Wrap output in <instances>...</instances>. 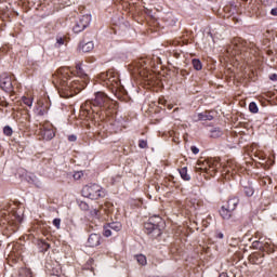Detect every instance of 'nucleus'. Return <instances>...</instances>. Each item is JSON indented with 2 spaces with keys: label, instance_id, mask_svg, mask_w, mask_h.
I'll return each mask as SVG.
<instances>
[{
  "label": "nucleus",
  "instance_id": "9",
  "mask_svg": "<svg viewBox=\"0 0 277 277\" xmlns=\"http://www.w3.org/2000/svg\"><path fill=\"white\" fill-rule=\"evenodd\" d=\"M40 134L42 135L43 140H47L48 142L55 137V131L51 126L50 128L42 126L40 129Z\"/></svg>",
  "mask_w": 277,
  "mask_h": 277
},
{
  "label": "nucleus",
  "instance_id": "44",
  "mask_svg": "<svg viewBox=\"0 0 277 277\" xmlns=\"http://www.w3.org/2000/svg\"><path fill=\"white\" fill-rule=\"evenodd\" d=\"M219 277H228V275L226 273H222V274H220Z\"/></svg>",
  "mask_w": 277,
  "mask_h": 277
},
{
  "label": "nucleus",
  "instance_id": "12",
  "mask_svg": "<svg viewBox=\"0 0 277 277\" xmlns=\"http://www.w3.org/2000/svg\"><path fill=\"white\" fill-rule=\"evenodd\" d=\"M157 215L149 217V221L147 223L144 224V228L147 233V235H150L154 230L155 227L157 226V223H154L155 220H157Z\"/></svg>",
  "mask_w": 277,
  "mask_h": 277
},
{
  "label": "nucleus",
  "instance_id": "6",
  "mask_svg": "<svg viewBox=\"0 0 277 277\" xmlns=\"http://www.w3.org/2000/svg\"><path fill=\"white\" fill-rule=\"evenodd\" d=\"M92 18L90 15H82L79 19L76 21V24L72 27L75 34H81L87 27L90 26Z\"/></svg>",
  "mask_w": 277,
  "mask_h": 277
},
{
  "label": "nucleus",
  "instance_id": "21",
  "mask_svg": "<svg viewBox=\"0 0 277 277\" xmlns=\"http://www.w3.org/2000/svg\"><path fill=\"white\" fill-rule=\"evenodd\" d=\"M192 64H193V68H195V70H202V62H200V60L194 58L192 61Z\"/></svg>",
  "mask_w": 277,
  "mask_h": 277
},
{
  "label": "nucleus",
  "instance_id": "24",
  "mask_svg": "<svg viewBox=\"0 0 277 277\" xmlns=\"http://www.w3.org/2000/svg\"><path fill=\"white\" fill-rule=\"evenodd\" d=\"M249 111H251V114H259V106H256V103L251 102L249 104Z\"/></svg>",
  "mask_w": 277,
  "mask_h": 277
},
{
  "label": "nucleus",
  "instance_id": "4",
  "mask_svg": "<svg viewBox=\"0 0 277 277\" xmlns=\"http://www.w3.org/2000/svg\"><path fill=\"white\" fill-rule=\"evenodd\" d=\"M82 196L90 200H98V198H105V190L98 184H90L82 188Z\"/></svg>",
  "mask_w": 277,
  "mask_h": 277
},
{
  "label": "nucleus",
  "instance_id": "30",
  "mask_svg": "<svg viewBox=\"0 0 277 277\" xmlns=\"http://www.w3.org/2000/svg\"><path fill=\"white\" fill-rule=\"evenodd\" d=\"M61 224H62V219H54L53 220V226H55V228L60 229Z\"/></svg>",
  "mask_w": 277,
  "mask_h": 277
},
{
  "label": "nucleus",
  "instance_id": "15",
  "mask_svg": "<svg viewBox=\"0 0 277 277\" xmlns=\"http://www.w3.org/2000/svg\"><path fill=\"white\" fill-rule=\"evenodd\" d=\"M220 215L223 220H230V217H233V212L226 206H223L220 210Z\"/></svg>",
  "mask_w": 277,
  "mask_h": 277
},
{
  "label": "nucleus",
  "instance_id": "42",
  "mask_svg": "<svg viewBox=\"0 0 277 277\" xmlns=\"http://www.w3.org/2000/svg\"><path fill=\"white\" fill-rule=\"evenodd\" d=\"M173 57H175V60H179V57H181V53H179V52H173Z\"/></svg>",
  "mask_w": 277,
  "mask_h": 277
},
{
  "label": "nucleus",
  "instance_id": "16",
  "mask_svg": "<svg viewBox=\"0 0 277 277\" xmlns=\"http://www.w3.org/2000/svg\"><path fill=\"white\" fill-rule=\"evenodd\" d=\"M79 48L83 53H90V51L94 50V43L92 41H89L87 43H80Z\"/></svg>",
  "mask_w": 277,
  "mask_h": 277
},
{
  "label": "nucleus",
  "instance_id": "29",
  "mask_svg": "<svg viewBox=\"0 0 277 277\" xmlns=\"http://www.w3.org/2000/svg\"><path fill=\"white\" fill-rule=\"evenodd\" d=\"M220 135H222V132L219 129L211 131V137H220Z\"/></svg>",
  "mask_w": 277,
  "mask_h": 277
},
{
  "label": "nucleus",
  "instance_id": "39",
  "mask_svg": "<svg viewBox=\"0 0 277 277\" xmlns=\"http://www.w3.org/2000/svg\"><path fill=\"white\" fill-rule=\"evenodd\" d=\"M0 105L2 107H8V105H10V103H8V101L3 100V101L0 102Z\"/></svg>",
  "mask_w": 277,
  "mask_h": 277
},
{
  "label": "nucleus",
  "instance_id": "41",
  "mask_svg": "<svg viewBox=\"0 0 277 277\" xmlns=\"http://www.w3.org/2000/svg\"><path fill=\"white\" fill-rule=\"evenodd\" d=\"M271 14L272 16H277V8L272 9Z\"/></svg>",
  "mask_w": 277,
  "mask_h": 277
},
{
  "label": "nucleus",
  "instance_id": "11",
  "mask_svg": "<svg viewBox=\"0 0 277 277\" xmlns=\"http://www.w3.org/2000/svg\"><path fill=\"white\" fill-rule=\"evenodd\" d=\"M157 224L154 227V230L150 233L151 237L154 239H157V237H161V227L163 226V220L160 216H156Z\"/></svg>",
  "mask_w": 277,
  "mask_h": 277
},
{
  "label": "nucleus",
  "instance_id": "28",
  "mask_svg": "<svg viewBox=\"0 0 277 277\" xmlns=\"http://www.w3.org/2000/svg\"><path fill=\"white\" fill-rule=\"evenodd\" d=\"M3 133H4V135H8V137H10L12 135L13 131L10 128V126H6L3 128Z\"/></svg>",
  "mask_w": 277,
  "mask_h": 277
},
{
  "label": "nucleus",
  "instance_id": "34",
  "mask_svg": "<svg viewBox=\"0 0 277 277\" xmlns=\"http://www.w3.org/2000/svg\"><path fill=\"white\" fill-rule=\"evenodd\" d=\"M190 150H192L193 155H198V153H200V149H198V147H196V146H192Z\"/></svg>",
  "mask_w": 277,
  "mask_h": 277
},
{
  "label": "nucleus",
  "instance_id": "1",
  "mask_svg": "<svg viewBox=\"0 0 277 277\" xmlns=\"http://www.w3.org/2000/svg\"><path fill=\"white\" fill-rule=\"evenodd\" d=\"M70 71L69 67H61L53 75V83L58 91L60 96L62 98H70L72 94H77V92H81V90L85 89L88 85V80H83L79 77H75L70 83Z\"/></svg>",
  "mask_w": 277,
  "mask_h": 277
},
{
  "label": "nucleus",
  "instance_id": "43",
  "mask_svg": "<svg viewBox=\"0 0 277 277\" xmlns=\"http://www.w3.org/2000/svg\"><path fill=\"white\" fill-rule=\"evenodd\" d=\"M186 75H189V72H187V70H185V69H182L181 70V76L185 77Z\"/></svg>",
  "mask_w": 277,
  "mask_h": 277
},
{
  "label": "nucleus",
  "instance_id": "45",
  "mask_svg": "<svg viewBox=\"0 0 277 277\" xmlns=\"http://www.w3.org/2000/svg\"><path fill=\"white\" fill-rule=\"evenodd\" d=\"M153 223H154V224H157V220H154Z\"/></svg>",
  "mask_w": 277,
  "mask_h": 277
},
{
  "label": "nucleus",
  "instance_id": "20",
  "mask_svg": "<svg viewBox=\"0 0 277 277\" xmlns=\"http://www.w3.org/2000/svg\"><path fill=\"white\" fill-rule=\"evenodd\" d=\"M19 277H34L31 269L29 268H21L19 269Z\"/></svg>",
  "mask_w": 277,
  "mask_h": 277
},
{
  "label": "nucleus",
  "instance_id": "17",
  "mask_svg": "<svg viewBox=\"0 0 277 277\" xmlns=\"http://www.w3.org/2000/svg\"><path fill=\"white\" fill-rule=\"evenodd\" d=\"M76 70H77L78 79L88 81L89 78H88L85 71H83V68H81V63L76 64Z\"/></svg>",
  "mask_w": 277,
  "mask_h": 277
},
{
  "label": "nucleus",
  "instance_id": "13",
  "mask_svg": "<svg viewBox=\"0 0 277 277\" xmlns=\"http://www.w3.org/2000/svg\"><path fill=\"white\" fill-rule=\"evenodd\" d=\"M248 48V41H245L243 39H236L234 43V49L236 51H246Z\"/></svg>",
  "mask_w": 277,
  "mask_h": 277
},
{
  "label": "nucleus",
  "instance_id": "7",
  "mask_svg": "<svg viewBox=\"0 0 277 277\" xmlns=\"http://www.w3.org/2000/svg\"><path fill=\"white\" fill-rule=\"evenodd\" d=\"M122 230V223L111 222L104 225L103 235L104 237H111L115 233H120Z\"/></svg>",
  "mask_w": 277,
  "mask_h": 277
},
{
  "label": "nucleus",
  "instance_id": "32",
  "mask_svg": "<svg viewBox=\"0 0 277 277\" xmlns=\"http://www.w3.org/2000/svg\"><path fill=\"white\" fill-rule=\"evenodd\" d=\"M138 146L141 148H148V142L141 140V141H138Z\"/></svg>",
  "mask_w": 277,
  "mask_h": 277
},
{
  "label": "nucleus",
  "instance_id": "31",
  "mask_svg": "<svg viewBox=\"0 0 277 277\" xmlns=\"http://www.w3.org/2000/svg\"><path fill=\"white\" fill-rule=\"evenodd\" d=\"M83 176V172L77 171L74 173L75 181H79Z\"/></svg>",
  "mask_w": 277,
  "mask_h": 277
},
{
  "label": "nucleus",
  "instance_id": "46",
  "mask_svg": "<svg viewBox=\"0 0 277 277\" xmlns=\"http://www.w3.org/2000/svg\"><path fill=\"white\" fill-rule=\"evenodd\" d=\"M269 250V252H274V250H272V249H268Z\"/></svg>",
  "mask_w": 277,
  "mask_h": 277
},
{
  "label": "nucleus",
  "instance_id": "2",
  "mask_svg": "<svg viewBox=\"0 0 277 277\" xmlns=\"http://www.w3.org/2000/svg\"><path fill=\"white\" fill-rule=\"evenodd\" d=\"M110 105L111 98H109V96L103 92H97L95 93L94 98L82 104L81 109L87 111L88 116H90V114H98V111H105V109H109Z\"/></svg>",
  "mask_w": 277,
  "mask_h": 277
},
{
  "label": "nucleus",
  "instance_id": "37",
  "mask_svg": "<svg viewBox=\"0 0 277 277\" xmlns=\"http://www.w3.org/2000/svg\"><path fill=\"white\" fill-rule=\"evenodd\" d=\"M68 142H77V136L75 134L69 135Z\"/></svg>",
  "mask_w": 277,
  "mask_h": 277
},
{
  "label": "nucleus",
  "instance_id": "38",
  "mask_svg": "<svg viewBox=\"0 0 277 277\" xmlns=\"http://www.w3.org/2000/svg\"><path fill=\"white\" fill-rule=\"evenodd\" d=\"M56 42H57L58 47H62V44H64V38H62V37L57 38Z\"/></svg>",
  "mask_w": 277,
  "mask_h": 277
},
{
  "label": "nucleus",
  "instance_id": "35",
  "mask_svg": "<svg viewBox=\"0 0 277 277\" xmlns=\"http://www.w3.org/2000/svg\"><path fill=\"white\" fill-rule=\"evenodd\" d=\"M216 239H224V234L222 232H215Z\"/></svg>",
  "mask_w": 277,
  "mask_h": 277
},
{
  "label": "nucleus",
  "instance_id": "18",
  "mask_svg": "<svg viewBox=\"0 0 277 277\" xmlns=\"http://www.w3.org/2000/svg\"><path fill=\"white\" fill-rule=\"evenodd\" d=\"M252 246L254 250H261L262 252H264L265 248H269V243H263L259 240L253 241Z\"/></svg>",
  "mask_w": 277,
  "mask_h": 277
},
{
  "label": "nucleus",
  "instance_id": "40",
  "mask_svg": "<svg viewBox=\"0 0 277 277\" xmlns=\"http://www.w3.org/2000/svg\"><path fill=\"white\" fill-rule=\"evenodd\" d=\"M271 81H277V74H273L269 76Z\"/></svg>",
  "mask_w": 277,
  "mask_h": 277
},
{
  "label": "nucleus",
  "instance_id": "3",
  "mask_svg": "<svg viewBox=\"0 0 277 277\" xmlns=\"http://www.w3.org/2000/svg\"><path fill=\"white\" fill-rule=\"evenodd\" d=\"M107 79V85L109 90L113 92V94L119 100L124 101L122 96H124V87L120 83V78L118 76L114 75L111 71H107L106 74Z\"/></svg>",
  "mask_w": 277,
  "mask_h": 277
},
{
  "label": "nucleus",
  "instance_id": "36",
  "mask_svg": "<svg viewBox=\"0 0 277 277\" xmlns=\"http://www.w3.org/2000/svg\"><path fill=\"white\" fill-rule=\"evenodd\" d=\"M42 248H43L44 252H47V250H49V248H51V245H49V242H42Z\"/></svg>",
  "mask_w": 277,
  "mask_h": 277
},
{
  "label": "nucleus",
  "instance_id": "5",
  "mask_svg": "<svg viewBox=\"0 0 277 277\" xmlns=\"http://www.w3.org/2000/svg\"><path fill=\"white\" fill-rule=\"evenodd\" d=\"M0 88L3 92L12 94L14 92V84H12V76L8 74L0 75Z\"/></svg>",
  "mask_w": 277,
  "mask_h": 277
},
{
  "label": "nucleus",
  "instance_id": "14",
  "mask_svg": "<svg viewBox=\"0 0 277 277\" xmlns=\"http://www.w3.org/2000/svg\"><path fill=\"white\" fill-rule=\"evenodd\" d=\"M237 205H239V199L237 197H232L227 200L226 208L229 209V211H235L237 209Z\"/></svg>",
  "mask_w": 277,
  "mask_h": 277
},
{
  "label": "nucleus",
  "instance_id": "33",
  "mask_svg": "<svg viewBox=\"0 0 277 277\" xmlns=\"http://www.w3.org/2000/svg\"><path fill=\"white\" fill-rule=\"evenodd\" d=\"M91 215H93V217H98V215H101V211L97 209H93L91 211Z\"/></svg>",
  "mask_w": 277,
  "mask_h": 277
},
{
  "label": "nucleus",
  "instance_id": "27",
  "mask_svg": "<svg viewBox=\"0 0 277 277\" xmlns=\"http://www.w3.org/2000/svg\"><path fill=\"white\" fill-rule=\"evenodd\" d=\"M24 105H27V107H31L34 105V98L31 97H23Z\"/></svg>",
  "mask_w": 277,
  "mask_h": 277
},
{
  "label": "nucleus",
  "instance_id": "10",
  "mask_svg": "<svg viewBox=\"0 0 277 277\" xmlns=\"http://www.w3.org/2000/svg\"><path fill=\"white\" fill-rule=\"evenodd\" d=\"M101 243V234H91L87 241L88 248H96Z\"/></svg>",
  "mask_w": 277,
  "mask_h": 277
},
{
  "label": "nucleus",
  "instance_id": "22",
  "mask_svg": "<svg viewBox=\"0 0 277 277\" xmlns=\"http://www.w3.org/2000/svg\"><path fill=\"white\" fill-rule=\"evenodd\" d=\"M198 120H213V116L209 113H199Z\"/></svg>",
  "mask_w": 277,
  "mask_h": 277
},
{
  "label": "nucleus",
  "instance_id": "26",
  "mask_svg": "<svg viewBox=\"0 0 277 277\" xmlns=\"http://www.w3.org/2000/svg\"><path fill=\"white\" fill-rule=\"evenodd\" d=\"M79 207H80L81 211H90V205H88V202H85V201H80Z\"/></svg>",
  "mask_w": 277,
  "mask_h": 277
},
{
  "label": "nucleus",
  "instance_id": "25",
  "mask_svg": "<svg viewBox=\"0 0 277 277\" xmlns=\"http://www.w3.org/2000/svg\"><path fill=\"white\" fill-rule=\"evenodd\" d=\"M136 261L138 265H146V255L144 254L136 255Z\"/></svg>",
  "mask_w": 277,
  "mask_h": 277
},
{
  "label": "nucleus",
  "instance_id": "23",
  "mask_svg": "<svg viewBox=\"0 0 277 277\" xmlns=\"http://www.w3.org/2000/svg\"><path fill=\"white\" fill-rule=\"evenodd\" d=\"M243 192L246 194V196L250 197V196H254V188L252 186H245L243 187Z\"/></svg>",
  "mask_w": 277,
  "mask_h": 277
},
{
  "label": "nucleus",
  "instance_id": "8",
  "mask_svg": "<svg viewBox=\"0 0 277 277\" xmlns=\"http://www.w3.org/2000/svg\"><path fill=\"white\" fill-rule=\"evenodd\" d=\"M197 167L196 170H200L201 172H207L209 173V170H212V171H215V168H217V162L215 161H201V160H198L197 162Z\"/></svg>",
  "mask_w": 277,
  "mask_h": 277
},
{
  "label": "nucleus",
  "instance_id": "19",
  "mask_svg": "<svg viewBox=\"0 0 277 277\" xmlns=\"http://www.w3.org/2000/svg\"><path fill=\"white\" fill-rule=\"evenodd\" d=\"M179 173L181 175V179H183V181H192V176L187 174V167H183L179 169Z\"/></svg>",
  "mask_w": 277,
  "mask_h": 277
}]
</instances>
